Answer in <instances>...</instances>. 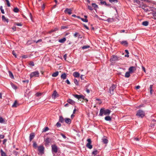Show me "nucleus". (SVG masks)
Returning a JSON list of instances; mask_svg holds the SVG:
<instances>
[{
	"instance_id": "nucleus-1",
	"label": "nucleus",
	"mask_w": 156,
	"mask_h": 156,
	"mask_svg": "<svg viewBox=\"0 0 156 156\" xmlns=\"http://www.w3.org/2000/svg\"><path fill=\"white\" fill-rule=\"evenodd\" d=\"M111 112V111L108 109H105L104 108H102L100 109L99 115L103 116L104 114L105 115H109Z\"/></svg>"
},
{
	"instance_id": "nucleus-2",
	"label": "nucleus",
	"mask_w": 156,
	"mask_h": 156,
	"mask_svg": "<svg viewBox=\"0 0 156 156\" xmlns=\"http://www.w3.org/2000/svg\"><path fill=\"white\" fill-rule=\"evenodd\" d=\"M73 96L75 98L78 99L80 101H81L82 102H83L84 101H83H83H85L86 102H87L88 101V100L86 98H85L84 96L83 95H79L78 94H75L73 95Z\"/></svg>"
},
{
	"instance_id": "nucleus-3",
	"label": "nucleus",
	"mask_w": 156,
	"mask_h": 156,
	"mask_svg": "<svg viewBox=\"0 0 156 156\" xmlns=\"http://www.w3.org/2000/svg\"><path fill=\"white\" fill-rule=\"evenodd\" d=\"M136 115L139 117L142 118L145 116V113L142 110H139L137 111Z\"/></svg>"
},
{
	"instance_id": "nucleus-4",
	"label": "nucleus",
	"mask_w": 156,
	"mask_h": 156,
	"mask_svg": "<svg viewBox=\"0 0 156 156\" xmlns=\"http://www.w3.org/2000/svg\"><path fill=\"white\" fill-rule=\"evenodd\" d=\"M119 57L117 56L113 55L111 57L110 61L112 63H115L116 61L119 60Z\"/></svg>"
},
{
	"instance_id": "nucleus-5",
	"label": "nucleus",
	"mask_w": 156,
	"mask_h": 156,
	"mask_svg": "<svg viewBox=\"0 0 156 156\" xmlns=\"http://www.w3.org/2000/svg\"><path fill=\"white\" fill-rule=\"evenodd\" d=\"M116 87V85L113 84L109 89V92L110 94L112 95L114 94V90Z\"/></svg>"
},
{
	"instance_id": "nucleus-6",
	"label": "nucleus",
	"mask_w": 156,
	"mask_h": 156,
	"mask_svg": "<svg viewBox=\"0 0 156 156\" xmlns=\"http://www.w3.org/2000/svg\"><path fill=\"white\" fill-rule=\"evenodd\" d=\"M39 73L38 71L32 72L30 75V78L33 77H37L39 76Z\"/></svg>"
},
{
	"instance_id": "nucleus-7",
	"label": "nucleus",
	"mask_w": 156,
	"mask_h": 156,
	"mask_svg": "<svg viewBox=\"0 0 156 156\" xmlns=\"http://www.w3.org/2000/svg\"><path fill=\"white\" fill-rule=\"evenodd\" d=\"M88 143H87L86 146L88 148L90 149H91L92 148V146L91 144V141L90 139H88L87 140Z\"/></svg>"
},
{
	"instance_id": "nucleus-8",
	"label": "nucleus",
	"mask_w": 156,
	"mask_h": 156,
	"mask_svg": "<svg viewBox=\"0 0 156 156\" xmlns=\"http://www.w3.org/2000/svg\"><path fill=\"white\" fill-rule=\"evenodd\" d=\"M52 147V152L55 153H56L58 152V149L57 146L55 145H52L51 146Z\"/></svg>"
},
{
	"instance_id": "nucleus-9",
	"label": "nucleus",
	"mask_w": 156,
	"mask_h": 156,
	"mask_svg": "<svg viewBox=\"0 0 156 156\" xmlns=\"http://www.w3.org/2000/svg\"><path fill=\"white\" fill-rule=\"evenodd\" d=\"M44 147L43 146H40L38 147V150L39 153L43 154L44 153Z\"/></svg>"
},
{
	"instance_id": "nucleus-10",
	"label": "nucleus",
	"mask_w": 156,
	"mask_h": 156,
	"mask_svg": "<svg viewBox=\"0 0 156 156\" xmlns=\"http://www.w3.org/2000/svg\"><path fill=\"white\" fill-rule=\"evenodd\" d=\"M136 70V68L134 66H131L128 69V71L130 73H132L134 72Z\"/></svg>"
},
{
	"instance_id": "nucleus-11",
	"label": "nucleus",
	"mask_w": 156,
	"mask_h": 156,
	"mask_svg": "<svg viewBox=\"0 0 156 156\" xmlns=\"http://www.w3.org/2000/svg\"><path fill=\"white\" fill-rule=\"evenodd\" d=\"M72 10L71 9L68 8H66L64 11L65 13H67L69 15H70L72 13Z\"/></svg>"
},
{
	"instance_id": "nucleus-12",
	"label": "nucleus",
	"mask_w": 156,
	"mask_h": 156,
	"mask_svg": "<svg viewBox=\"0 0 156 156\" xmlns=\"http://www.w3.org/2000/svg\"><path fill=\"white\" fill-rule=\"evenodd\" d=\"M67 101L68 103L72 105H74L75 103V102L74 101L70 99H68Z\"/></svg>"
},
{
	"instance_id": "nucleus-13",
	"label": "nucleus",
	"mask_w": 156,
	"mask_h": 156,
	"mask_svg": "<svg viewBox=\"0 0 156 156\" xmlns=\"http://www.w3.org/2000/svg\"><path fill=\"white\" fill-rule=\"evenodd\" d=\"M52 96L54 99L58 97V94H57L56 90H54V91L52 95Z\"/></svg>"
},
{
	"instance_id": "nucleus-14",
	"label": "nucleus",
	"mask_w": 156,
	"mask_h": 156,
	"mask_svg": "<svg viewBox=\"0 0 156 156\" xmlns=\"http://www.w3.org/2000/svg\"><path fill=\"white\" fill-rule=\"evenodd\" d=\"M65 122L68 124H70L71 122V120L70 119L68 118H66L65 119Z\"/></svg>"
},
{
	"instance_id": "nucleus-15",
	"label": "nucleus",
	"mask_w": 156,
	"mask_h": 156,
	"mask_svg": "<svg viewBox=\"0 0 156 156\" xmlns=\"http://www.w3.org/2000/svg\"><path fill=\"white\" fill-rule=\"evenodd\" d=\"M35 136L34 133H30V140L31 141L34 138Z\"/></svg>"
},
{
	"instance_id": "nucleus-16",
	"label": "nucleus",
	"mask_w": 156,
	"mask_h": 156,
	"mask_svg": "<svg viewBox=\"0 0 156 156\" xmlns=\"http://www.w3.org/2000/svg\"><path fill=\"white\" fill-rule=\"evenodd\" d=\"M120 42L121 44L125 46H127L128 44V43L126 41H120Z\"/></svg>"
},
{
	"instance_id": "nucleus-17",
	"label": "nucleus",
	"mask_w": 156,
	"mask_h": 156,
	"mask_svg": "<svg viewBox=\"0 0 156 156\" xmlns=\"http://www.w3.org/2000/svg\"><path fill=\"white\" fill-rule=\"evenodd\" d=\"M59 122L61 123H63L65 122V119H64L62 116H59Z\"/></svg>"
},
{
	"instance_id": "nucleus-18",
	"label": "nucleus",
	"mask_w": 156,
	"mask_h": 156,
	"mask_svg": "<svg viewBox=\"0 0 156 156\" xmlns=\"http://www.w3.org/2000/svg\"><path fill=\"white\" fill-rule=\"evenodd\" d=\"M2 20L4 22H6L7 23L9 22V19L7 18H5V16L3 15L2 17Z\"/></svg>"
},
{
	"instance_id": "nucleus-19",
	"label": "nucleus",
	"mask_w": 156,
	"mask_h": 156,
	"mask_svg": "<svg viewBox=\"0 0 156 156\" xmlns=\"http://www.w3.org/2000/svg\"><path fill=\"white\" fill-rule=\"evenodd\" d=\"M73 75L76 77H79L80 76V73L77 72H75L73 73Z\"/></svg>"
},
{
	"instance_id": "nucleus-20",
	"label": "nucleus",
	"mask_w": 156,
	"mask_h": 156,
	"mask_svg": "<svg viewBox=\"0 0 156 156\" xmlns=\"http://www.w3.org/2000/svg\"><path fill=\"white\" fill-rule=\"evenodd\" d=\"M61 78L63 79V80H65L66 79V74L65 73H63L61 76Z\"/></svg>"
},
{
	"instance_id": "nucleus-21",
	"label": "nucleus",
	"mask_w": 156,
	"mask_h": 156,
	"mask_svg": "<svg viewBox=\"0 0 156 156\" xmlns=\"http://www.w3.org/2000/svg\"><path fill=\"white\" fill-rule=\"evenodd\" d=\"M66 38L64 37L62 39L59 40L58 41L60 43H64L66 41Z\"/></svg>"
},
{
	"instance_id": "nucleus-22",
	"label": "nucleus",
	"mask_w": 156,
	"mask_h": 156,
	"mask_svg": "<svg viewBox=\"0 0 156 156\" xmlns=\"http://www.w3.org/2000/svg\"><path fill=\"white\" fill-rule=\"evenodd\" d=\"M149 24V22L147 21H144L142 23V24L144 26H147Z\"/></svg>"
},
{
	"instance_id": "nucleus-23",
	"label": "nucleus",
	"mask_w": 156,
	"mask_h": 156,
	"mask_svg": "<svg viewBox=\"0 0 156 156\" xmlns=\"http://www.w3.org/2000/svg\"><path fill=\"white\" fill-rule=\"evenodd\" d=\"M18 105V104L16 101H15L14 103L12 105L13 107H16Z\"/></svg>"
},
{
	"instance_id": "nucleus-24",
	"label": "nucleus",
	"mask_w": 156,
	"mask_h": 156,
	"mask_svg": "<svg viewBox=\"0 0 156 156\" xmlns=\"http://www.w3.org/2000/svg\"><path fill=\"white\" fill-rule=\"evenodd\" d=\"M130 73H131L129 72L128 71V72H126L125 74V76L126 78H128L130 76Z\"/></svg>"
},
{
	"instance_id": "nucleus-25",
	"label": "nucleus",
	"mask_w": 156,
	"mask_h": 156,
	"mask_svg": "<svg viewBox=\"0 0 156 156\" xmlns=\"http://www.w3.org/2000/svg\"><path fill=\"white\" fill-rule=\"evenodd\" d=\"M58 71H57V72H56L53 73L52 75V76L53 77H56L58 75Z\"/></svg>"
},
{
	"instance_id": "nucleus-26",
	"label": "nucleus",
	"mask_w": 156,
	"mask_h": 156,
	"mask_svg": "<svg viewBox=\"0 0 156 156\" xmlns=\"http://www.w3.org/2000/svg\"><path fill=\"white\" fill-rule=\"evenodd\" d=\"M0 151L2 156H7L6 153L2 149Z\"/></svg>"
},
{
	"instance_id": "nucleus-27",
	"label": "nucleus",
	"mask_w": 156,
	"mask_h": 156,
	"mask_svg": "<svg viewBox=\"0 0 156 156\" xmlns=\"http://www.w3.org/2000/svg\"><path fill=\"white\" fill-rule=\"evenodd\" d=\"M103 142L105 144H107L108 143V140L106 138L102 139Z\"/></svg>"
},
{
	"instance_id": "nucleus-28",
	"label": "nucleus",
	"mask_w": 156,
	"mask_h": 156,
	"mask_svg": "<svg viewBox=\"0 0 156 156\" xmlns=\"http://www.w3.org/2000/svg\"><path fill=\"white\" fill-rule=\"evenodd\" d=\"M9 76H10V77L12 79L14 78V76L12 73L10 71H9Z\"/></svg>"
},
{
	"instance_id": "nucleus-29",
	"label": "nucleus",
	"mask_w": 156,
	"mask_h": 156,
	"mask_svg": "<svg viewBox=\"0 0 156 156\" xmlns=\"http://www.w3.org/2000/svg\"><path fill=\"white\" fill-rule=\"evenodd\" d=\"M106 121H110L111 120V118L109 116H106L105 118Z\"/></svg>"
},
{
	"instance_id": "nucleus-30",
	"label": "nucleus",
	"mask_w": 156,
	"mask_h": 156,
	"mask_svg": "<svg viewBox=\"0 0 156 156\" xmlns=\"http://www.w3.org/2000/svg\"><path fill=\"white\" fill-rule=\"evenodd\" d=\"M107 20L108 22H112L114 21V20L113 18H108Z\"/></svg>"
},
{
	"instance_id": "nucleus-31",
	"label": "nucleus",
	"mask_w": 156,
	"mask_h": 156,
	"mask_svg": "<svg viewBox=\"0 0 156 156\" xmlns=\"http://www.w3.org/2000/svg\"><path fill=\"white\" fill-rule=\"evenodd\" d=\"M5 1L6 2V3L7 5V6L9 7L10 6V4L9 3V0H5Z\"/></svg>"
},
{
	"instance_id": "nucleus-32",
	"label": "nucleus",
	"mask_w": 156,
	"mask_h": 156,
	"mask_svg": "<svg viewBox=\"0 0 156 156\" xmlns=\"http://www.w3.org/2000/svg\"><path fill=\"white\" fill-rule=\"evenodd\" d=\"M33 147L35 148H36L37 147V144L35 142H34L33 144Z\"/></svg>"
},
{
	"instance_id": "nucleus-33",
	"label": "nucleus",
	"mask_w": 156,
	"mask_h": 156,
	"mask_svg": "<svg viewBox=\"0 0 156 156\" xmlns=\"http://www.w3.org/2000/svg\"><path fill=\"white\" fill-rule=\"evenodd\" d=\"M90 47V46L89 45H85V46H83V47H82V49H84L89 48Z\"/></svg>"
},
{
	"instance_id": "nucleus-34",
	"label": "nucleus",
	"mask_w": 156,
	"mask_h": 156,
	"mask_svg": "<svg viewBox=\"0 0 156 156\" xmlns=\"http://www.w3.org/2000/svg\"><path fill=\"white\" fill-rule=\"evenodd\" d=\"M19 11V9L17 7L14 8V9H13L14 12L16 13L18 12Z\"/></svg>"
},
{
	"instance_id": "nucleus-35",
	"label": "nucleus",
	"mask_w": 156,
	"mask_h": 156,
	"mask_svg": "<svg viewBox=\"0 0 156 156\" xmlns=\"http://www.w3.org/2000/svg\"><path fill=\"white\" fill-rule=\"evenodd\" d=\"M5 122V120L2 117H0V123H4Z\"/></svg>"
},
{
	"instance_id": "nucleus-36",
	"label": "nucleus",
	"mask_w": 156,
	"mask_h": 156,
	"mask_svg": "<svg viewBox=\"0 0 156 156\" xmlns=\"http://www.w3.org/2000/svg\"><path fill=\"white\" fill-rule=\"evenodd\" d=\"M49 129L48 127H45V128L43 129L42 132H45L48 130Z\"/></svg>"
},
{
	"instance_id": "nucleus-37",
	"label": "nucleus",
	"mask_w": 156,
	"mask_h": 156,
	"mask_svg": "<svg viewBox=\"0 0 156 156\" xmlns=\"http://www.w3.org/2000/svg\"><path fill=\"white\" fill-rule=\"evenodd\" d=\"M74 82L76 85H78V82L77 79H75L74 80Z\"/></svg>"
},
{
	"instance_id": "nucleus-38",
	"label": "nucleus",
	"mask_w": 156,
	"mask_h": 156,
	"mask_svg": "<svg viewBox=\"0 0 156 156\" xmlns=\"http://www.w3.org/2000/svg\"><path fill=\"white\" fill-rule=\"evenodd\" d=\"M0 9L2 13L4 14L5 13L4 10L3 9L2 6H0Z\"/></svg>"
},
{
	"instance_id": "nucleus-39",
	"label": "nucleus",
	"mask_w": 156,
	"mask_h": 156,
	"mask_svg": "<svg viewBox=\"0 0 156 156\" xmlns=\"http://www.w3.org/2000/svg\"><path fill=\"white\" fill-rule=\"evenodd\" d=\"M81 20L84 22H87L88 21V20L87 19H83L81 18Z\"/></svg>"
},
{
	"instance_id": "nucleus-40",
	"label": "nucleus",
	"mask_w": 156,
	"mask_h": 156,
	"mask_svg": "<svg viewBox=\"0 0 156 156\" xmlns=\"http://www.w3.org/2000/svg\"><path fill=\"white\" fill-rule=\"evenodd\" d=\"M134 3H136L137 4H140V1L138 0H133Z\"/></svg>"
},
{
	"instance_id": "nucleus-41",
	"label": "nucleus",
	"mask_w": 156,
	"mask_h": 156,
	"mask_svg": "<svg viewBox=\"0 0 156 156\" xmlns=\"http://www.w3.org/2000/svg\"><path fill=\"white\" fill-rule=\"evenodd\" d=\"M30 65L33 66H34V64L33 62H30L29 63Z\"/></svg>"
},
{
	"instance_id": "nucleus-42",
	"label": "nucleus",
	"mask_w": 156,
	"mask_h": 156,
	"mask_svg": "<svg viewBox=\"0 0 156 156\" xmlns=\"http://www.w3.org/2000/svg\"><path fill=\"white\" fill-rule=\"evenodd\" d=\"M92 5L94 8H97L98 7V5L95 3H93L92 4Z\"/></svg>"
},
{
	"instance_id": "nucleus-43",
	"label": "nucleus",
	"mask_w": 156,
	"mask_h": 156,
	"mask_svg": "<svg viewBox=\"0 0 156 156\" xmlns=\"http://www.w3.org/2000/svg\"><path fill=\"white\" fill-rule=\"evenodd\" d=\"M12 87L14 89L16 90L17 89V87L13 84H12Z\"/></svg>"
},
{
	"instance_id": "nucleus-44",
	"label": "nucleus",
	"mask_w": 156,
	"mask_h": 156,
	"mask_svg": "<svg viewBox=\"0 0 156 156\" xmlns=\"http://www.w3.org/2000/svg\"><path fill=\"white\" fill-rule=\"evenodd\" d=\"M97 151H98L97 150H96L93 151L92 153V154H94L95 155H96L97 154Z\"/></svg>"
},
{
	"instance_id": "nucleus-45",
	"label": "nucleus",
	"mask_w": 156,
	"mask_h": 156,
	"mask_svg": "<svg viewBox=\"0 0 156 156\" xmlns=\"http://www.w3.org/2000/svg\"><path fill=\"white\" fill-rule=\"evenodd\" d=\"M45 142L47 143H49V138H48L46 139L45 140Z\"/></svg>"
},
{
	"instance_id": "nucleus-46",
	"label": "nucleus",
	"mask_w": 156,
	"mask_h": 156,
	"mask_svg": "<svg viewBox=\"0 0 156 156\" xmlns=\"http://www.w3.org/2000/svg\"><path fill=\"white\" fill-rule=\"evenodd\" d=\"M109 1L110 2L112 3L113 2H117V0H109Z\"/></svg>"
},
{
	"instance_id": "nucleus-47",
	"label": "nucleus",
	"mask_w": 156,
	"mask_h": 156,
	"mask_svg": "<svg viewBox=\"0 0 156 156\" xmlns=\"http://www.w3.org/2000/svg\"><path fill=\"white\" fill-rule=\"evenodd\" d=\"M153 16L154 19L156 20V12L153 13Z\"/></svg>"
},
{
	"instance_id": "nucleus-48",
	"label": "nucleus",
	"mask_w": 156,
	"mask_h": 156,
	"mask_svg": "<svg viewBox=\"0 0 156 156\" xmlns=\"http://www.w3.org/2000/svg\"><path fill=\"white\" fill-rule=\"evenodd\" d=\"M152 124H154V125L152 126H156V121H153L152 122Z\"/></svg>"
},
{
	"instance_id": "nucleus-49",
	"label": "nucleus",
	"mask_w": 156,
	"mask_h": 156,
	"mask_svg": "<svg viewBox=\"0 0 156 156\" xmlns=\"http://www.w3.org/2000/svg\"><path fill=\"white\" fill-rule=\"evenodd\" d=\"M101 4H105V5H107L106 2L105 1L101 2Z\"/></svg>"
},
{
	"instance_id": "nucleus-50",
	"label": "nucleus",
	"mask_w": 156,
	"mask_h": 156,
	"mask_svg": "<svg viewBox=\"0 0 156 156\" xmlns=\"http://www.w3.org/2000/svg\"><path fill=\"white\" fill-rule=\"evenodd\" d=\"M7 139H4L3 141V144H5V143L7 142Z\"/></svg>"
},
{
	"instance_id": "nucleus-51",
	"label": "nucleus",
	"mask_w": 156,
	"mask_h": 156,
	"mask_svg": "<svg viewBox=\"0 0 156 156\" xmlns=\"http://www.w3.org/2000/svg\"><path fill=\"white\" fill-rule=\"evenodd\" d=\"M88 9H89L90 10H93V8L90 6H88Z\"/></svg>"
},
{
	"instance_id": "nucleus-52",
	"label": "nucleus",
	"mask_w": 156,
	"mask_h": 156,
	"mask_svg": "<svg viewBox=\"0 0 156 156\" xmlns=\"http://www.w3.org/2000/svg\"><path fill=\"white\" fill-rule=\"evenodd\" d=\"M41 94V93H37L35 94L36 96H39Z\"/></svg>"
},
{
	"instance_id": "nucleus-53",
	"label": "nucleus",
	"mask_w": 156,
	"mask_h": 156,
	"mask_svg": "<svg viewBox=\"0 0 156 156\" xmlns=\"http://www.w3.org/2000/svg\"><path fill=\"white\" fill-rule=\"evenodd\" d=\"M5 137V136L4 135H1L0 134V138L3 139Z\"/></svg>"
},
{
	"instance_id": "nucleus-54",
	"label": "nucleus",
	"mask_w": 156,
	"mask_h": 156,
	"mask_svg": "<svg viewBox=\"0 0 156 156\" xmlns=\"http://www.w3.org/2000/svg\"><path fill=\"white\" fill-rule=\"evenodd\" d=\"M12 54L15 57H16V53L15 52V51H12Z\"/></svg>"
},
{
	"instance_id": "nucleus-55",
	"label": "nucleus",
	"mask_w": 156,
	"mask_h": 156,
	"mask_svg": "<svg viewBox=\"0 0 156 156\" xmlns=\"http://www.w3.org/2000/svg\"><path fill=\"white\" fill-rule=\"evenodd\" d=\"M56 125L57 126H61V124L59 122H58L56 123Z\"/></svg>"
},
{
	"instance_id": "nucleus-56",
	"label": "nucleus",
	"mask_w": 156,
	"mask_h": 156,
	"mask_svg": "<svg viewBox=\"0 0 156 156\" xmlns=\"http://www.w3.org/2000/svg\"><path fill=\"white\" fill-rule=\"evenodd\" d=\"M67 56V54H66L65 55H64L63 56V58L65 60H66Z\"/></svg>"
},
{
	"instance_id": "nucleus-57",
	"label": "nucleus",
	"mask_w": 156,
	"mask_h": 156,
	"mask_svg": "<svg viewBox=\"0 0 156 156\" xmlns=\"http://www.w3.org/2000/svg\"><path fill=\"white\" fill-rule=\"evenodd\" d=\"M22 82L23 83H29V81L28 80H23Z\"/></svg>"
},
{
	"instance_id": "nucleus-58",
	"label": "nucleus",
	"mask_w": 156,
	"mask_h": 156,
	"mask_svg": "<svg viewBox=\"0 0 156 156\" xmlns=\"http://www.w3.org/2000/svg\"><path fill=\"white\" fill-rule=\"evenodd\" d=\"M61 135L62 136V137L64 138V139H66V136L63 134L62 133L61 134Z\"/></svg>"
},
{
	"instance_id": "nucleus-59",
	"label": "nucleus",
	"mask_w": 156,
	"mask_h": 156,
	"mask_svg": "<svg viewBox=\"0 0 156 156\" xmlns=\"http://www.w3.org/2000/svg\"><path fill=\"white\" fill-rule=\"evenodd\" d=\"M79 34L78 33H76L74 34V36L75 37H76Z\"/></svg>"
},
{
	"instance_id": "nucleus-60",
	"label": "nucleus",
	"mask_w": 156,
	"mask_h": 156,
	"mask_svg": "<svg viewBox=\"0 0 156 156\" xmlns=\"http://www.w3.org/2000/svg\"><path fill=\"white\" fill-rule=\"evenodd\" d=\"M83 26H84V27L87 29V30H88L89 29V28L87 27V26L85 24H83Z\"/></svg>"
},
{
	"instance_id": "nucleus-61",
	"label": "nucleus",
	"mask_w": 156,
	"mask_h": 156,
	"mask_svg": "<svg viewBox=\"0 0 156 156\" xmlns=\"http://www.w3.org/2000/svg\"><path fill=\"white\" fill-rule=\"evenodd\" d=\"M16 25L18 26H21L22 24L21 23H16Z\"/></svg>"
},
{
	"instance_id": "nucleus-62",
	"label": "nucleus",
	"mask_w": 156,
	"mask_h": 156,
	"mask_svg": "<svg viewBox=\"0 0 156 156\" xmlns=\"http://www.w3.org/2000/svg\"><path fill=\"white\" fill-rule=\"evenodd\" d=\"M134 140L136 141H139L140 139L139 138H134Z\"/></svg>"
},
{
	"instance_id": "nucleus-63",
	"label": "nucleus",
	"mask_w": 156,
	"mask_h": 156,
	"mask_svg": "<svg viewBox=\"0 0 156 156\" xmlns=\"http://www.w3.org/2000/svg\"><path fill=\"white\" fill-rule=\"evenodd\" d=\"M66 83L68 84H70V83L68 80H67L66 81Z\"/></svg>"
},
{
	"instance_id": "nucleus-64",
	"label": "nucleus",
	"mask_w": 156,
	"mask_h": 156,
	"mask_svg": "<svg viewBox=\"0 0 156 156\" xmlns=\"http://www.w3.org/2000/svg\"><path fill=\"white\" fill-rule=\"evenodd\" d=\"M142 69L143 71L145 72L146 73V70L144 66H142Z\"/></svg>"
}]
</instances>
